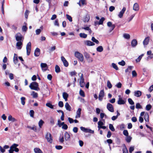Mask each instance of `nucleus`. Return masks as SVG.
<instances>
[{"label": "nucleus", "mask_w": 153, "mask_h": 153, "mask_svg": "<svg viewBox=\"0 0 153 153\" xmlns=\"http://www.w3.org/2000/svg\"><path fill=\"white\" fill-rule=\"evenodd\" d=\"M39 85L38 83L35 82H33L30 85L29 87L31 89L36 91H39L40 88L38 87Z\"/></svg>", "instance_id": "obj_1"}, {"label": "nucleus", "mask_w": 153, "mask_h": 153, "mask_svg": "<svg viewBox=\"0 0 153 153\" xmlns=\"http://www.w3.org/2000/svg\"><path fill=\"white\" fill-rule=\"evenodd\" d=\"M75 56L80 62H82L84 60V57L83 55L78 51H76L74 53Z\"/></svg>", "instance_id": "obj_2"}, {"label": "nucleus", "mask_w": 153, "mask_h": 153, "mask_svg": "<svg viewBox=\"0 0 153 153\" xmlns=\"http://www.w3.org/2000/svg\"><path fill=\"white\" fill-rule=\"evenodd\" d=\"M16 39L17 41H23V37L22 35L19 33H17L15 35Z\"/></svg>", "instance_id": "obj_3"}, {"label": "nucleus", "mask_w": 153, "mask_h": 153, "mask_svg": "<svg viewBox=\"0 0 153 153\" xmlns=\"http://www.w3.org/2000/svg\"><path fill=\"white\" fill-rule=\"evenodd\" d=\"M18 146V145L16 143H14L10 147L9 150L11 151H13V152L15 151L16 152H18L19 151V149L16 147Z\"/></svg>", "instance_id": "obj_4"}, {"label": "nucleus", "mask_w": 153, "mask_h": 153, "mask_svg": "<svg viewBox=\"0 0 153 153\" xmlns=\"http://www.w3.org/2000/svg\"><path fill=\"white\" fill-rule=\"evenodd\" d=\"M45 138L48 142L50 143H52L53 142L52 137L50 133L48 132L46 135Z\"/></svg>", "instance_id": "obj_5"}, {"label": "nucleus", "mask_w": 153, "mask_h": 153, "mask_svg": "<svg viewBox=\"0 0 153 153\" xmlns=\"http://www.w3.org/2000/svg\"><path fill=\"white\" fill-rule=\"evenodd\" d=\"M80 128L82 131L85 133H89L92 134H94V131L90 129L86 128L83 127H81Z\"/></svg>", "instance_id": "obj_6"}, {"label": "nucleus", "mask_w": 153, "mask_h": 153, "mask_svg": "<svg viewBox=\"0 0 153 153\" xmlns=\"http://www.w3.org/2000/svg\"><path fill=\"white\" fill-rule=\"evenodd\" d=\"M26 50L27 55L29 56L31 50V43L30 42H29L27 44Z\"/></svg>", "instance_id": "obj_7"}, {"label": "nucleus", "mask_w": 153, "mask_h": 153, "mask_svg": "<svg viewBox=\"0 0 153 153\" xmlns=\"http://www.w3.org/2000/svg\"><path fill=\"white\" fill-rule=\"evenodd\" d=\"M107 108L108 111L111 112H114V108L113 105L110 103H108L107 105Z\"/></svg>", "instance_id": "obj_8"}, {"label": "nucleus", "mask_w": 153, "mask_h": 153, "mask_svg": "<svg viewBox=\"0 0 153 153\" xmlns=\"http://www.w3.org/2000/svg\"><path fill=\"white\" fill-rule=\"evenodd\" d=\"M104 95V90H101L99 93V100L101 101L102 100L103 98V97Z\"/></svg>", "instance_id": "obj_9"}, {"label": "nucleus", "mask_w": 153, "mask_h": 153, "mask_svg": "<svg viewBox=\"0 0 153 153\" xmlns=\"http://www.w3.org/2000/svg\"><path fill=\"white\" fill-rule=\"evenodd\" d=\"M119 98L117 101V104L119 105H123L125 103V101L121 97V96H119Z\"/></svg>", "instance_id": "obj_10"}, {"label": "nucleus", "mask_w": 153, "mask_h": 153, "mask_svg": "<svg viewBox=\"0 0 153 153\" xmlns=\"http://www.w3.org/2000/svg\"><path fill=\"white\" fill-rule=\"evenodd\" d=\"M41 67L42 69L44 71H45L48 68V66L47 64L45 63H41Z\"/></svg>", "instance_id": "obj_11"}, {"label": "nucleus", "mask_w": 153, "mask_h": 153, "mask_svg": "<svg viewBox=\"0 0 153 153\" xmlns=\"http://www.w3.org/2000/svg\"><path fill=\"white\" fill-rule=\"evenodd\" d=\"M61 60L63 62L64 65L66 67H67L68 65V62L65 59V57L63 56H62L61 57Z\"/></svg>", "instance_id": "obj_12"}, {"label": "nucleus", "mask_w": 153, "mask_h": 153, "mask_svg": "<svg viewBox=\"0 0 153 153\" xmlns=\"http://www.w3.org/2000/svg\"><path fill=\"white\" fill-rule=\"evenodd\" d=\"M126 8L125 7L123 8L118 15V16L119 18H122V17L123 14L126 10Z\"/></svg>", "instance_id": "obj_13"}, {"label": "nucleus", "mask_w": 153, "mask_h": 153, "mask_svg": "<svg viewBox=\"0 0 153 153\" xmlns=\"http://www.w3.org/2000/svg\"><path fill=\"white\" fill-rule=\"evenodd\" d=\"M85 44L88 46H93L95 44L91 41L89 40H87L85 42Z\"/></svg>", "instance_id": "obj_14"}, {"label": "nucleus", "mask_w": 153, "mask_h": 153, "mask_svg": "<svg viewBox=\"0 0 153 153\" xmlns=\"http://www.w3.org/2000/svg\"><path fill=\"white\" fill-rule=\"evenodd\" d=\"M34 54L36 56H39L40 54V49L38 48H36Z\"/></svg>", "instance_id": "obj_15"}, {"label": "nucleus", "mask_w": 153, "mask_h": 153, "mask_svg": "<svg viewBox=\"0 0 153 153\" xmlns=\"http://www.w3.org/2000/svg\"><path fill=\"white\" fill-rule=\"evenodd\" d=\"M22 41H19L16 43V46L17 47V48L18 49L20 50L22 48Z\"/></svg>", "instance_id": "obj_16"}, {"label": "nucleus", "mask_w": 153, "mask_h": 153, "mask_svg": "<svg viewBox=\"0 0 153 153\" xmlns=\"http://www.w3.org/2000/svg\"><path fill=\"white\" fill-rule=\"evenodd\" d=\"M81 109L80 108H79L76 112V118H79L80 117Z\"/></svg>", "instance_id": "obj_17"}, {"label": "nucleus", "mask_w": 153, "mask_h": 153, "mask_svg": "<svg viewBox=\"0 0 153 153\" xmlns=\"http://www.w3.org/2000/svg\"><path fill=\"white\" fill-rule=\"evenodd\" d=\"M150 39L149 36L147 37L144 39V45H147L149 44Z\"/></svg>", "instance_id": "obj_18"}, {"label": "nucleus", "mask_w": 153, "mask_h": 153, "mask_svg": "<svg viewBox=\"0 0 153 153\" xmlns=\"http://www.w3.org/2000/svg\"><path fill=\"white\" fill-rule=\"evenodd\" d=\"M137 45V41L135 39L132 40L131 42V45L132 47H134Z\"/></svg>", "instance_id": "obj_19"}, {"label": "nucleus", "mask_w": 153, "mask_h": 153, "mask_svg": "<svg viewBox=\"0 0 153 153\" xmlns=\"http://www.w3.org/2000/svg\"><path fill=\"white\" fill-rule=\"evenodd\" d=\"M65 140L66 141H68L70 138V135L67 132H66L64 134Z\"/></svg>", "instance_id": "obj_20"}, {"label": "nucleus", "mask_w": 153, "mask_h": 153, "mask_svg": "<svg viewBox=\"0 0 153 153\" xmlns=\"http://www.w3.org/2000/svg\"><path fill=\"white\" fill-rule=\"evenodd\" d=\"M89 19L90 16L89 15H86L84 17L83 20V21L85 22H88L89 21Z\"/></svg>", "instance_id": "obj_21"}, {"label": "nucleus", "mask_w": 153, "mask_h": 153, "mask_svg": "<svg viewBox=\"0 0 153 153\" xmlns=\"http://www.w3.org/2000/svg\"><path fill=\"white\" fill-rule=\"evenodd\" d=\"M62 96L65 101H67L68 100L67 98L68 97V94L67 93L64 92L63 93Z\"/></svg>", "instance_id": "obj_22"}, {"label": "nucleus", "mask_w": 153, "mask_h": 153, "mask_svg": "<svg viewBox=\"0 0 153 153\" xmlns=\"http://www.w3.org/2000/svg\"><path fill=\"white\" fill-rule=\"evenodd\" d=\"M65 107L67 110L71 111V108L70 105L68 102H66L65 105Z\"/></svg>", "instance_id": "obj_23"}, {"label": "nucleus", "mask_w": 153, "mask_h": 153, "mask_svg": "<svg viewBox=\"0 0 153 153\" xmlns=\"http://www.w3.org/2000/svg\"><path fill=\"white\" fill-rule=\"evenodd\" d=\"M34 151L35 153H43L41 150L38 148H35Z\"/></svg>", "instance_id": "obj_24"}, {"label": "nucleus", "mask_w": 153, "mask_h": 153, "mask_svg": "<svg viewBox=\"0 0 153 153\" xmlns=\"http://www.w3.org/2000/svg\"><path fill=\"white\" fill-rule=\"evenodd\" d=\"M134 93V96L137 97H139L141 95V93L139 91H135Z\"/></svg>", "instance_id": "obj_25"}, {"label": "nucleus", "mask_w": 153, "mask_h": 153, "mask_svg": "<svg viewBox=\"0 0 153 153\" xmlns=\"http://www.w3.org/2000/svg\"><path fill=\"white\" fill-rule=\"evenodd\" d=\"M144 119L146 122L149 121V116L148 114H144Z\"/></svg>", "instance_id": "obj_26"}, {"label": "nucleus", "mask_w": 153, "mask_h": 153, "mask_svg": "<svg viewBox=\"0 0 153 153\" xmlns=\"http://www.w3.org/2000/svg\"><path fill=\"white\" fill-rule=\"evenodd\" d=\"M8 120L9 121H12L13 122H14L16 121V120L12 116L10 115L8 118Z\"/></svg>", "instance_id": "obj_27"}, {"label": "nucleus", "mask_w": 153, "mask_h": 153, "mask_svg": "<svg viewBox=\"0 0 153 153\" xmlns=\"http://www.w3.org/2000/svg\"><path fill=\"white\" fill-rule=\"evenodd\" d=\"M31 95L32 96L33 98H36L38 97V94L37 93L35 92L34 91H33L32 92Z\"/></svg>", "instance_id": "obj_28"}, {"label": "nucleus", "mask_w": 153, "mask_h": 153, "mask_svg": "<svg viewBox=\"0 0 153 153\" xmlns=\"http://www.w3.org/2000/svg\"><path fill=\"white\" fill-rule=\"evenodd\" d=\"M143 116V112H141V113L140 114V117L139 118V121L140 123H142L143 121V118L142 117V116Z\"/></svg>", "instance_id": "obj_29"}, {"label": "nucleus", "mask_w": 153, "mask_h": 153, "mask_svg": "<svg viewBox=\"0 0 153 153\" xmlns=\"http://www.w3.org/2000/svg\"><path fill=\"white\" fill-rule=\"evenodd\" d=\"M133 9L135 11L138 10V5L137 3H135L134 4L133 7Z\"/></svg>", "instance_id": "obj_30"}, {"label": "nucleus", "mask_w": 153, "mask_h": 153, "mask_svg": "<svg viewBox=\"0 0 153 153\" xmlns=\"http://www.w3.org/2000/svg\"><path fill=\"white\" fill-rule=\"evenodd\" d=\"M79 36L80 37L83 38H86L87 37V35L84 33H80Z\"/></svg>", "instance_id": "obj_31"}, {"label": "nucleus", "mask_w": 153, "mask_h": 153, "mask_svg": "<svg viewBox=\"0 0 153 153\" xmlns=\"http://www.w3.org/2000/svg\"><path fill=\"white\" fill-rule=\"evenodd\" d=\"M79 84L80 86L82 87H83L84 86L85 83L84 82V80H80Z\"/></svg>", "instance_id": "obj_32"}, {"label": "nucleus", "mask_w": 153, "mask_h": 153, "mask_svg": "<svg viewBox=\"0 0 153 153\" xmlns=\"http://www.w3.org/2000/svg\"><path fill=\"white\" fill-rule=\"evenodd\" d=\"M123 153H128V151L125 144L123 145Z\"/></svg>", "instance_id": "obj_33"}, {"label": "nucleus", "mask_w": 153, "mask_h": 153, "mask_svg": "<svg viewBox=\"0 0 153 153\" xmlns=\"http://www.w3.org/2000/svg\"><path fill=\"white\" fill-rule=\"evenodd\" d=\"M97 51L99 52H101L103 51V48L102 46H100L97 48Z\"/></svg>", "instance_id": "obj_34"}, {"label": "nucleus", "mask_w": 153, "mask_h": 153, "mask_svg": "<svg viewBox=\"0 0 153 153\" xmlns=\"http://www.w3.org/2000/svg\"><path fill=\"white\" fill-rule=\"evenodd\" d=\"M55 72L58 73L60 71V69L58 65H56L55 67Z\"/></svg>", "instance_id": "obj_35"}, {"label": "nucleus", "mask_w": 153, "mask_h": 153, "mask_svg": "<svg viewBox=\"0 0 153 153\" xmlns=\"http://www.w3.org/2000/svg\"><path fill=\"white\" fill-rule=\"evenodd\" d=\"M123 37L126 39H129L130 38V35L127 33H124L123 35Z\"/></svg>", "instance_id": "obj_36"}, {"label": "nucleus", "mask_w": 153, "mask_h": 153, "mask_svg": "<svg viewBox=\"0 0 153 153\" xmlns=\"http://www.w3.org/2000/svg\"><path fill=\"white\" fill-rule=\"evenodd\" d=\"M131 137L130 136H127L126 138V140L127 142L129 143L131 142Z\"/></svg>", "instance_id": "obj_37"}, {"label": "nucleus", "mask_w": 153, "mask_h": 153, "mask_svg": "<svg viewBox=\"0 0 153 153\" xmlns=\"http://www.w3.org/2000/svg\"><path fill=\"white\" fill-rule=\"evenodd\" d=\"M44 123V122L42 120H41L39 121L38 124L40 128H41L43 124Z\"/></svg>", "instance_id": "obj_38"}, {"label": "nucleus", "mask_w": 153, "mask_h": 153, "mask_svg": "<svg viewBox=\"0 0 153 153\" xmlns=\"http://www.w3.org/2000/svg\"><path fill=\"white\" fill-rule=\"evenodd\" d=\"M27 127L35 131H36V127L35 126H33V127L28 126Z\"/></svg>", "instance_id": "obj_39"}, {"label": "nucleus", "mask_w": 153, "mask_h": 153, "mask_svg": "<svg viewBox=\"0 0 153 153\" xmlns=\"http://www.w3.org/2000/svg\"><path fill=\"white\" fill-rule=\"evenodd\" d=\"M91 40L94 42H95L97 44H98L99 43V41L96 39L94 37H92L91 38Z\"/></svg>", "instance_id": "obj_40"}, {"label": "nucleus", "mask_w": 153, "mask_h": 153, "mask_svg": "<svg viewBox=\"0 0 153 153\" xmlns=\"http://www.w3.org/2000/svg\"><path fill=\"white\" fill-rule=\"evenodd\" d=\"M25 97H22L21 98V103L23 105H25Z\"/></svg>", "instance_id": "obj_41"}, {"label": "nucleus", "mask_w": 153, "mask_h": 153, "mask_svg": "<svg viewBox=\"0 0 153 153\" xmlns=\"http://www.w3.org/2000/svg\"><path fill=\"white\" fill-rule=\"evenodd\" d=\"M109 128L112 131H115L113 125L111 124H109Z\"/></svg>", "instance_id": "obj_42"}, {"label": "nucleus", "mask_w": 153, "mask_h": 153, "mask_svg": "<svg viewBox=\"0 0 153 153\" xmlns=\"http://www.w3.org/2000/svg\"><path fill=\"white\" fill-rule=\"evenodd\" d=\"M47 106L50 108L51 109H53V106L50 103H47L46 104Z\"/></svg>", "instance_id": "obj_43"}, {"label": "nucleus", "mask_w": 153, "mask_h": 153, "mask_svg": "<svg viewBox=\"0 0 153 153\" xmlns=\"http://www.w3.org/2000/svg\"><path fill=\"white\" fill-rule=\"evenodd\" d=\"M105 19L104 17H102L100 20L99 22H98V25H102L103 23V22L105 20Z\"/></svg>", "instance_id": "obj_44"}, {"label": "nucleus", "mask_w": 153, "mask_h": 153, "mask_svg": "<svg viewBox=\"0 0 153 153\" xmlns=\"http://www.w3.org/2000/svg\"><path fill=\"white\" fill-rule=\"evenodd\" d=\"M79 94L81 96H82L83 97H85V94L84 92L82 90H81V89L79 91Z\"/></svg>", "instance_id": "obj_45"}, {"label": "nucleus", "mask_w": 153, "mask_h": 153, "mask_svg": "<svg viewBox=\"0 0 153 153\" xmlns=\"http://www.w3.org/2000/svg\"><path fill=\"white\" fill-rule=\"evenodd\" d=\"M107 86L109 89L111 88L112 87V85L110 81L109 80L107 81Z\"/></svg>", "instance_id": "obj_46"}, {"label": "nucleus", "mask_w": 153, "mask_h": 153, "mask_svg": "<svg viewBox=\"0 0 153 153\" xmlns=\"http://www.w3.org/2000/svg\"><path fill=\"white\" fill-rule=\"evenodd\" d=\"M152 107V105L150 104L147 105L146 107V109L147 111H149L151 108Z\"/></svg>", "instance_id": "obj_47"}, {"label": "nucleus", "mask_w": 153, "mask_h": 153, "mask_svg": "<svg viewBox=\"0 0 153 153\" xmlns=\"http://www.w3.org/2000/svg\"><path fill=\"white\" fill-rule=\"evenodd\" d=\"M112 66L113 68L115 69L116 70H118V68L117 67V65L114 63H112Z\"/></svg>", "instance_id": "obj_48"}, {"label": "nucleus", "mask_w": 153, "mask_h": 153, "mask_svg": "<svg viewBox=\"0 0 153 153\" xmlns=\"http://www.w3.org/2000/svg\"><path fill=\"white\" fill-rule=\"evenodd\" d=\"M143 56V54H142L138 58L136 59V61L137 62H138L141 59L142 57Z\"/></svg>", "instance_id": "obj_49"}, {"label": "nucleus", "mask_w": 153, "mask_h": 153, "mask_svg": "<svg viewBox=\"0 0 153 153\" xmlns=\"http://www.w3.org/2000/svg\"><path fill=\"white\" fill-rule=\"evenodd\" d=\"M66 16L67 19H68L70 22H71L72 21V18L71 16L68 14H66Z\"/></svg>", "instance_id": "obj_50"}, {"label": "nucleus", "mask_w": 153, "mask_h": 153, "mask_svg": "<svg viewBox=\"0 0 153 153\" xmlns=\"http://www.w3.org/2000/svg\"><path fill=\"white\" fill-rule=\"evenodd\" d=\"M98 124V127L99 128V129H100V127H101L102 126V125H103L104 124L101 121H99Z\"/></svg>", "instance_id": "obj_51"}, {"label": "nucleus", "mask_w": 153, "mask_h": 153, "mask_svg": "<svg viewBox=\"0 0 153 153\" xmlns=\"http://www.w3.org/2000/svg\"><path fill=\"white\" fill-rule=\"evenodd\" d=\"M128 101L129 102V103L131 105H134V103L133 101L131 99V98H129L128 99Z\"/></svg>", "instance_id": "obj_52"}, {"label": "nucleus", "mask_w": 153, "mask_h": 153, "mask_svg": "<svg viewBox=\"0 0 153 153\" xmlns=\"http://www.w3.org/2000/svg\"><path fill=\"white\" fill-rule=\"evenodd\" d=\"M84 55L86 59L90 56L89 54L86 52H84Z\"/></svg>", "instance_id": "obj_53"}, {"label": "nucleus", "mask_w": 153, "mask_h": 153, "mask_svg": "<svg viewBox=\"0 0 153 153\" xmlns=\"http://www.w3.org/2000/svg\"><path fill=\"white\" fill-rule=\"evenodd\" d=\"M64 122L61 123V122L60 120H59L58 121V124L59 127H61V126H62L63 124H64Z\"/></svg>", "instance_id": "obj_54"}, {"label": "nucleus", "mask_w": 153, "mask_h": 153, "mask_svg": "<svg viewBox=\"0 0 153 153\" xmlns=\"http://www.w3.org/2000/svg\"><path fill=\"white\" fill-rule=\"evenodd\" d=\"M118 64L121 65L123 66L125 65V62L123 60H122L121 62H119Z\"/></svg>", "instance_id": "obj_55"}, {"label": "nucleus", "mask_w": 153, "mask_h": 153, "mask_svg": "<svg viewBox=\"0 0 153 153\" xmlns=\"http://www.w3.org/2000/svg\"><path fill=\"white\" fill-rule=\"evenodd\" d=\"M136 108H142V107L141 105H140V104L139 103H137L136 104Z\"/></svg>", "instance_id": "obj_56"}, {"label": "nucleus", "mask_w": 153, "mask_h": 153, "mask_svg": "<svg viewBox=\"0 0 153 153\" xmlns=\"http://www.w3.org/2000/svg\"><path fill=\"white\" fill-rule=\"evenodd\" d=\"M123 133L124 135L126 136H128V133L127 130H124L123 131Z\"/></svg>", "instance_id": "obj_57"}, {"label": "nucleus", "mask_w": 153, "mask_h": 153, "mask_svg": "<svg viewBox=\"0 0 153 153\" xmlns=\"http://www.w3.org/2000/svg\"><path fill=\"white\" fill-rule=\"evenodd\" d=\"M106 141L109 144V146L110 148H111V147L110 144L112 143V140L111 139H108Z\"/></svg>", "instance_id": "obj_58"}, {"label": "nucleus", "mask_w": 153, "mask_h": 153, "mask_svg": "<svg viewBox=\"0 0 153 153\" xmlns=\"http://www.w3.org/2000/svg\"><path fill=\"white\" fill-rule=\"evenodd\" d=\"M86 59L88 62H91L93 61V59L90 56L87 58Z\"/></svg>", "instance_id": "obj_59"}, {"label": "nucleus", "mask_w": 153, "mask_h": 153, "mask_svg": "<svg viewBox=\"0 0 153 153\" xmlns=\"http://www.w3.org/2000/svg\"><path fill=\"white\" fill-rule=\"evenodd\" d=\"M59 141L60 143H63L64 141L63 136H62L61 137H60L59 139Z\"/></svg>", "instance_id": "obj_60"}, {"label": "nucleus", "mask_w": 153, "mask_h": 153, "mask_svg": "<svg viewBox=\"0 0 153 153\" xmlns=\"http://www.w3.org/2000/svg\"><path fill=\"white\" fill-rule=\"evenodd\" d=\"M58 105L60 107H62L64 105L62 102L60 101L58 103Z\"/></svg>", "instance_id": "obj_61"}, {"label": "nucleus", "mask_w": 153, "mask_h": 153, "mask_svg": "<svg viewBox=\"0 0 153 153\" xmlns=\"http://www.w3.org/2000/svg\"><path fill=\"white\" fill-rule=\"evenodd\" d=\"M68 128V126L66 124H65V123H64V124H63V125H62V128L66 130Z\"/></svg>", "instance_id": "obj_62"}, {"label": "nucleus", "mask_w": 153, "mask_h": 153, "mask_svg": "<svg viewBox=\"0 0 153 153\" xmlns=\"http://www.w3.org/2000/svg\"><path fill=\"white\" fill-rule=\"evenodd\" d=\"M29 14V11L26 10L25 12V17L26 19H27L28 17V15Z\"/></svg>", "instance_id": "obj_63"}, {"label": "nucleus", "mask_w": 153, "mask_h": 153, "mask_svg": "<svg viewBox=\"0 0 153 153\" xmlns=\"http://www.w3.org/2000/svg\"><path fill=\"white\" fill-rule=\"evenodd\" d=\"M41 31V30L40 29H37L36 30V34L37 35H39Z\"/></svg>", "instance_id": "obj_64"}]
</instances>
